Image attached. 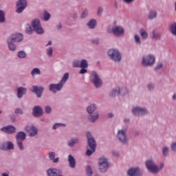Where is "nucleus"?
Masks as SVG:
<instances>
[{
	"label": "nucleus",
	"instance_id": "obj_5",
	"mask_svg": "<svg viewBox=\"0 0 176 176\" xmlns=\"http://www.w3.org/2000/svg\"><path fill=\"white\" fill-rule=\"evenodd\" d=\"M146 168H147L149 173L152 174H156L157 170V164L155 162V160L152 158L148 159L145 162Z\"/></svg>",
	"mask_w": 176,
	"mask_h": 176
},
{
	"label": "nucleus",
	"instance_id": "obj_11",
	"mask_svg": "<svg viewBox=\"0 0 176 176\" xmlns=\"http://www.w3.org/2000/svg\"><path fill=\"white\" fill-rule=\"evenodd\" d=\"M112 32L115 36H123L124 35V28L122 26H116L112 28Z\"/></svg>",
	"mask_w": 176,
	"mask_h": 176
},
{
	"label": "nucleus",
	"instance_id": "obj_47",
	"mask_svg": "<svg viewBox=\"0 0 176 176\" xmlns=\"http://www.w3.org/2000/svg\"><path fill=\"white\" fill-rule=\"evenodd\" d=\"M87 174L89 176H91L93 174V170H91V168L90 167V166H87Z\"/></svg>",
	"mask_w": 176,
	"mask_h": 176
},
{
	"label": "nucleus",
	"instance_id": "obj_55",
	"mask_svg": "<svg viewBox=\"0 0 176 176\" xmlns=\"http://www.w3.org/2000/svg\"><path fill=\"white\" fill-rule=\"evenodd\" d=\"M45 112L46 113H50V112H52V108L49 106L45 107Z\"/></svg>",
	"mask_w": 176,
	"mask_h": 176
},
{
	"label": "nucleus",
	"instance_id": "obj_48",
	"mask_svg": "<svg viewBox=\"0 0 176 176\" xmlns=\"http://www.w3.org/2000/svg\"><path fill=\"white\" fill-rule=\"evenodd\" d=\"M14 145L11 142H7V149H13Z\"/></svg>",
	"mask_w": 176,
	"mask_h": 176
},
{
	"label": "nucleus",
	"instance_id": "obj_36",
	"mask_svg": "<svg viewBox=\"0 0 176 176\" xmlns=\"http://www.w3.org/2000/svg\"><path fill=\"white\" fill-rule=\"evenodd\" d=\"M129 93V89L126 87L120 88V96H126Z\"/></svg>",
	"mask_w": 176,
	"mask_h": 176
},
{
	"label": "nucleus",
	"instance_id": "obj_50",
	"mask_svg": "<svg viewBox=\"0 0 176 176\" xmlns=\"http://www.w3.org/2000/svg\"><path fill=\"white\" fill-rule=\"evenodd\" d=\"M61 126H65V124L61 123H56L55 124H54L53 129L54 130H56L57 127H61Z\"/></svg>",
	"mask_w": 176,
	"mask_h": 176
},
{
	"label": "nucleus",
	"instance_id": "obj_44",
	"mask_svg": "<svg viewBox=\"0 0 176 176\" xmlns=\"http://www.w3.org/2000/svg\"><path fill=\"white\" fill-rule=\"evenodd\" d=\"M163 68V63L162 62H159L157 63V65L155 67V71L159 69H162Z\"/></svg>",
	"mask_w": 176,
	"mask_h": 176
},
{
	"label": "nucleus",
	"instance_id": "obj_32",
	"mask_svg": "<svg viewBox=\"0 0 176 176\" xmlns=\"http://www.w3.org/2000/svg\"><path fill=\"white\" fill-rule=\"evenodd\" d=\"M96 109H97V107H96V104H92L87 107V111L88 113H93Z\"/></svg>",
	"mask_w": 176,
	"mask_h": 176
},
{
	"label": "nucleus",
	"instance_id": "obj_52",
	"mask_svg": "<svg viewBox=\"0 0 176 176\" xmlns=\"http://www.w3.org/2000/svg\"><path fill=\"white\" fill-rule=\"evenodd\" d=\"M124 3H126V5H130L133 3L135 0H122Z\"/></svg>",
	"mask_w": 176,
	"mask_h": 176
},
{
	"label": "nucleus",
	"instance_id": "obj_3",
	"mask_svg": "<svg viewBox=\"0 0 176 176\" xmlns=\"http://www.w3.org/2000/svg\"><path fill=\"white\" fill-rule=\"evenodd\" d=\"M116 137L122 145H129V138L127 137V127L118 130Z\"/></svg>",
	"mask_w": 176,
	"mask_h": 176
},
{
	"label": "nucleus",
	"instance_id": "obj_60",
	"mask_svg": "<svg viewBox=\"0 0 176 176\" xmlns=\"http://www.w3.org/2000/svg\"><path fill=\"white\" fill-rule=\"evenodd\" d=\"M86 72H87V69L82 68L80 69L79 74H86Z\"/></svg>",
	"mask_w": 176,
	"mask_h": 176
},
{
	"label": "nucleus",
	"instance_id": "obj_13",
	"mask_svg": "<svg viewBox=\"0 0 176 176\" xmlns=\"http://www.w3.org/2000/svg\"><path fill=\"white\" fill-rule=\"evenodd\" d=\"M25 130L30 134V137H35L38 134V129L33 125L26 126Z\"/></svg>",
	"mask_w": 176,
	"mask_h": 176
},
{
	"label": "nucleus",
	"instance_id": "obj_27",
	"mask_svg": "<svg viewBox=\"0 0 176 176\" xmlns=\"http://www.w3.org/2000/svg\"><path fill=\"white\" fill-rule=\"evenodd\" d=\"M14 40H12V38H8V47L9 50H11L12 52H14V50H16V45L13 43Z\"/></svg>",
	"mask_w": 176,
	"mask_h": 176
},
{
	"label": "nucleus",
	"instance_id": "obj_43",
	"mask_svg": "<svg viewBox=\"0 0 176 176\" xmlns=\"http://www.w3.org/2000/svg\"><path fill=\"white\" fill-rule=\"evenodd\" d=\"M3 21H5V12L0 10V23H3Z\"/></svg>",
	"mask_w": 176,
	"mask_h": 176
},
{
	"label": "nucleus",
	"instance_id": "obj_19",
	"mask_svg": "<svg viewBox=\"0 0 176 176\" xmlns=\"http://www.w3.org/2000/svg\"><path fill=\"white\" fill-rule=\"evenodd\" d=\"M148 20H155L157 17V11L156 10H150L148 16Z\"/></svg>",
	"mask_w": 176,
	"mask_h": 176
},
{
	"label": "nucleus",
	"instance_id": "obj_23",
	"mask_svg": "<svg viewBox=\"0 0 176 176\" xmlns=\"http://www.w3.org/2000/svg\"><path fill=\"white\" fill-rule=\"evenodd\" d=\"M60 170L56 168H50L47 171V174L48 176H58Z\"/></svg>",
	"mask_w": 176,
	"mask_h": 176
},
{
	"label": "nucleus",
	"instance_id": "obj_22",
	"mask_svg": "<svg viewBox=\"0 0 176 176\" xmlns=\"http://www.w3.org/2000/svg\"><path fill=\"white\" fill-rule=\"evenodd\" d=\"M151 35L153 39H156L157 41L160 40L162 38V33L157 32L156 30H152Z\"/></svg>",
	"mask_w": 176,
	"mask_h": 176
},
{
	"label": "nucleus",
	"instance_id": "obj_15",
	"mask_svg": "<svg viewBox=\"0 0 176 176\" xmlns=\"http://www.w3.org/2000/svg\"><path fill=\"white\" fill-rule=\"evenodd\" d=\"M1 130V131H3L4 133H7L8 134H13V133H16V127L12 125L2 127Z\"/></svg>",
	"mask_w": 176,
	"mask_h": 176
},
{
	"label": "nucleus",
	"instance_id": "obj_35",
	"mask_svg": "<svg viewBox=\"0 0 176 176\" xmlns=\"http://www.w3.org/2000/svg\"><path fill=\"white\" fill-rule=\"evenodd\" d=\"M68 78H69V74L68 73H65L62 78V80L60 82V84L64 86V84L67 80H68Z\"/></svg>",
	"mask_w": 176,
	"mask_h": 176
},
{
	"label": "nucleus",
	"instance_id": "obj_46",
	"mask_svg": "<svg viewBox=\"0 0 176 176\" xmlns=\"http://www.w3.org/2000/svg\"><path fill=\"white\" fill-rule=\"evenodd\" d=\"M170 149L173 152H176V142H173L171 143Z\"/></svg>",
	"mask_w": 176,
	"mask_h": 176
},
{
	"label": "nucleus",
	"instance_id": "obj_8",
	"mask_svg": "<svg viewBox=\"0 0 176 176\" xmlns=\"http://www.w3.org/2000/svg\"><path fill=\"white\" fill-rule=\"evenodd\" d=\"M98 167L99 170L102 173H105V171L108 170V167H109V164H108V160L104 157H100L99 159Z\"/></svg>",
	"mask_w": 176,
	"mask_h": 176
},
{
	"label": "nucleus",
	"instance_id": "obj_1",
	"mask_svg": "<svg viewBox=\"0 0 176 176\" xmlns=\"http://www.w3.org/2000/svg\"><path fill=\"white\" fill-rule=\"evenodd\" d=\"M87 138L88 140V146L91 149L87 148L86 155L87 156H91V155L94 153V152H96V147L97 146L96 144V140H94V138L91 136V133H87Z\"/></svg>",
	"mask_w": 176,
	"mask_h": 176
},
{
	"label": "nucleus",
	"instance_id": "obj_26",
	"mask_svg": "<svg viewBox=\"0 0 176 176\" xmlns=\"http://www.w3.org/2000/svg\"><path fill=\"white\" fill-rule=\"evenodd\" d=\"M111 96L113 97H116V96H120V87L119 86H116L113 88L111 91Z\"/></svg>",
	"mask_w": 176,
	"mask_h": 176
},
{
	"label": "nucleus",
	"instance_id": "obj_7",
	"mask_svg": "<svg viewBox=\"0 0 176 176\" xmlns=\"http://www.w3.org/2000/svg\"><path fill=\"white\" fill-rule=\"evenodd\" d=\"M26 137H27V135H25V133L23 131L18 132L16 134V144L19 146V148L21 151H23V149H24V146L23 145V141L25 140Z\"/></svg>",
	"mask_w": 176,
	"mask_h": 176
},
{
	"label": "nucleus",
	"instance_id": "obj_49",
	"mask_svg": "<svg viewBox=\"0 0 176 176\" xmlns=\"http://www.w3.org/2000/svg\"><path fill=\"white\" fill-rule=\"evenodd\" d=\"M50 19V14H49L47 12H45V14H44V20L45 21H47V20H49Z\"/></svg>",
	"mask_w": 176,
	"mask_h": 176
},
{
	"label": "nucleus",
	"instance_id": "obj_14",
	"mask_svg": "<svg viewBox=\"0 0 176 176\" xmlns=\"http://www.w3.org/2000/svg\"><path fill=\"white\" fill-rule=\"evenodd\" d=\"M63 84L60 82L58 84H50V90L52 91V93H57V91H60L63 89Z\"/></svg>",
	"mask_w": 176,
	"mask_h": 176
},
{
	"label": "nucleus",
	"instance_id": "obj_12",
	"mask_svg": "<svg viewBox=\"0 0 176 176\" xmlns=\"http://www.w3.org/2000/svg\"><path fill=\"white\" fill-rule=\"evenodd\" d=\"M16 13H21L27 8V0H19L16 2Z\"/></svg>",
	"mask_w": 176,
	"mask_h": 176
},
{
	"label": "nucleus",
	"instance_id": "obj_31",
	"mask_svg": "<svg viewBox=\"0 0 176 176\" xmlns=\"http://www.w3.org/2000/svg\"><path fill=\"white\" fill-rule=\"evenodd\" d=\"M98 118H99V114H98V113H96L95 115H91V116L89 117V120L90 122H96V120H98Z\"/></svg>",
	"mask_w": 176,
	"mask_h": 176
},
{
	"label": "nucleus",
	"instance_id": "obj_58",
	"mask_svg": "<svg viewBox=\"0 0 176 176\" xmlns=\"http://www.w3.org/2000/svg\"><path fill=\"white\" fill-rule=\"evenodd\" d=\"M27 34H32V29H31V27H29L26 29Z\"/></svg>",
	"mask_w": 176,
	"mask_h": 176
},
{
	"label": "nucleus",
	"instance_id": "obj_39",
	"mask_svg": "<svg viewBox=\"0 0 176 176\" xmlns=\"http://www.w3.org/2000/svg\"><path fill=\"white\" fill-rule=\"evenodd\" d=\"M80 67V68H87V67H89V65L87 64V60H81Z\"/></svg>",
	"mask_w": 176,
	"mask_h": 176
},
{
	"label": "nucleus",
	"instance_id": "obj_24",
	"mask_svg": "<svg viewBox=\"0 0 176 176\" xmlns=\"http://www.w3.org/2000/svg\"><path fill=\"white\" fill-rule=\"evenodd\" d=\"M162 152L164 157H167L170 155V147L168 146H164L162 148Z\"/></svg>",
	"mask_w": 176,
	"mask_h": 176
},
{
	"label": "nucleus",
	"instance_id": "obj_63",
	"mask_svg": "<svg viewBox=\"0 0 176 176\" xmlns=\"http://www.w3.org/2000/svg\"><path fill=\"white\" fill-rule=\"evenodd\" d=\"M50 45H52V41H50L46 46H50Z\"/></svg>",
	"mask_w": 176,
	"mask_h": 176
},
{
	"label": "nucleus",
	"instance_id": "obj_2",
	"mask_svg": "<svg viewBox=\"0 0 176 176\" xmlns=\"http://www.w3.org/2000/svg\"><path fill=\"white\" fill-rule=\"evenodd\" d=\"M156 63V57L152 54L142 56L141 64L142 67H153Z\"/></svg>",
	"mask_w": 176,
	"mask_h": 176
},
{
	"label": "nucleus",
	"instance_id": "obj_53",
	"mask_svg": "<svg viewBox=\"0 0 176 176\" xmlns=\"http://www.w3.org/2000/svg\"><path fill=\"white\" fill-rule=\"evenodd\" d=\"M88 13H89V11L85 10L81 15L82 19H85V17L87 16Z\"/></svg>",
	"mask_w": 176,
	"mask_h": 176
},
{
	"label": "nucleus",
	"instance_id": "obj_25",
	"mask_svg": "<svg viewBox=\"0 0 176 176\" xmlns=\"http://www.w3.org/2000/svg\"><path fill=\"white\" fill-rule=\"evenodd\" d=\"M25 93H27V89L23 87L18 88V91H17L18 98H21L23 97V94H25Z\"/></svg>",
	"mask_w": 176,
	"mask_h": 176
},
{
	"label": "nucleus",
	"instance_id": "obj_62",
	"mask_svg": "<svg viewBox=\"0 0 176 176\" xmlns=\"http://www.w3.org/2000/svg\"><path fill=\"white\" fill-rule=\"evenodd\" d=\"M124 122H125L126 123H129V122H130V118H125L124 120Z\"/></svg>",
	"mask_w": 176,
	"mask_h": 176
},
{
	"label": "nucleus",
	"instance_id": "obj_45",
	"mask_svg": "<svg viewBox=\"0 0 176 176\" xmlns=\"http://www.w3.org/2000/svg\"><path fill=\"white\" fill-rule=\"evenodd\" d=\"M73 67L74 68H78V67H80V62L79 60H74L73 62Z\"/></svg>",
	"mask_w": 176,
	"mask_h": 176
},
{
	"label": "nucleus",
	"instance_id": "obj_34",
	"mask_svg": "<svg viewBox=\"0 0 176 176\" xmlns=\"http://www.w3.org/2000/svg\"><path fill=\"white\" fill-rule=\"evenodd\" d=\"M97 24V22L96 21V19H91V21H89L87 23V25L89 28H91L93 30V28H95L96 25Z\"/></svg>",
	"mask_w": 176,
	"mask_h": 176
},
{
	"label": "nucleus",
	"instance_id": "obj_38",
	"mask_svg": "<svg viewBox=\"0 0 176 176\" xmlns=\"http://www.w3.org/2000/svg\"><path fill=\"white\" fill-rule=\"evenodd\" d=\"M147 89L148 91H153V90H155V83L149 82L147 84Z\"/></svg>",
	"mask_w": 176,
	"mask_h": 176
},
{
	"label": "nucleus",
	"instance_id": "obj_40",
	"mask_svg": "<svg viewBox=\"0 0 176 176\" xmlns=\"http://www.w3.org/2000/svg\"><path fill=\"white\" fill-rule=\"evenodd\" d=\"M75 144H78V139L76 138L72 139L70 141L68 142L69 146H74Z\"/></svg>",
	"mask_w": 176,
	"mask_h": 176
},
{
	"label": "nucleus",
	"instance_id": "obj_61",
	"mask_svg": "<svg viewBox=\"0 0 176 176\" xmlns=\"http://www.w3.org/2000/svg\"><path fill=\"white\" fill-rule=\"evenodd\" d=\"M172 100L173 101H176V94H173V95L172 96Z\"/></svg>",
	"mask_w": 176,
	"mask_h": 176
},
{
	"label": "nucleus",
	"instance_id": "obj_17",
	"mask_svg": "<svg viewBox=\"0 0 176 176\" xmlns=\"http://www.w3.org/2000/svg\"><path fill=\"white\" fill-rule=\"evenodd\" d=\"M33 115L38 118L39 116H42L43 115V110L39 106H35L33 109Z\"/></svg>",
	"mask_w": 176,
	"mask_h": 176
},
{
	"label": "nucleus",
	"instance_id": "obj_42",
	"mask_svg": "<svg viewBox=\"0 0 176 176\" xmlns=\"http://www.w3.org/2000/svg\"><path fill=\"white\" fill-rule=\"evenodd\" d=\"M27 56V54L24 51H20L18 52V57L19 58H25Z\"/></svg>",
	"mask_w": 176,
	"mask_h": 176
},
{
	"label": "nucleus",
	"instance_id": "obj_37",
	"mask_svg": "<svg viewBox=\"0 0 176 176\" xmlns=\"http://www.w3.org/2000/svg\"><path fill=\"white\" fill-rule=\"evenodd\" d=\"M163 168H164V162H161L159 165V166L157 165V169L155 170V174H159V173L160 171H162V170H163Z\"/></svg>",
	"mask_w": 176,
	"mask_h": 176
},
{
	"label": "nucleus",
	"instance_id": "obj_54",
	"mask_svg": "<svg viewBox=\"0 0 176 176\" xmlns=\"http://www.w3.org/2000/svg\"><path fill=\"white\" fill-rule=\"evenodd\" d=\"M112 155L113 156H114L115 157H119V151H112Z\"/></svg>",
	"mask_w": 176,
	"mask_h": 176
},
{
	"label": "nucleus",
	"instance_id": "obj_33",
	"mask_svg": "<svg viewBox=\"0 0 176 176\" xmlns=\"http://www.w3.org/2000/svg\"><path fill=\"white\" fill-rule=\"evenodd\" d=\"M134 41L135 43L138 46L141 45V44L142 43V42L141 41V37L138 34L134 35Z\"/></svg>",
	"mask_w": 176,
	"mask_h": 176
},
{
	"label": "nucleus",
	"instance_id": "obj_28",
	"mask_svg": "<svg viewBox=\"0 0 176 176\" xmlns=\"http://www.w3.org/2000/svg\"><path fill=\"white\" fill-rule=\"evenodd\" d=\"M169 30L173 35L176 36V22H172L169 25Z\"/></svg>",
	"mask_w": 176,
	"mask_h": 176
},
{
	"label": "nucleus",
	"instance_id": "obj_18",
	"mask_svg": "<svg viewBox=\"0 0 176 176\" xmlns=\"http://www.w3.org/2000/svg\"><path fill=\"white\" fill-rule=\"evenodd\" d=\"M43 87H38V86H33V89L32 91H33V93H35L37 96V97H42V93H43Z\"/></svg>",
	"mask_w": 176,
	"mask_h": 176
},
{
	"label": "nucleus",
	"instance_id": "obj_51",
	"mask_svg": "<svg viewBox=\"0 0 176 176\" xmlns=\"http://www.w3.org/2000/svg\"><path fill=\"white\" fill-rule=\"evenodd\" d=\"M47 54L48 56H52L53 54V48L50 47L47 50Z\"/></svg>",
	"mask_w": 176,
	"mask_h": 176
},
{
	"label": "nucleus",
	"instance_id": "obj_59",
	"mask_svg": "<svg viewBox=\"0 0 176 176\" xmlns=\"http://www.w3.org/2000/svg\"><path fill=\"white\" fill-rule=\"evenodd\" d=\"M92 43H94V45H98V43H100V41H98V39L95 38L92 40Z\"/></svg>",
	"mask_w": 176,
	"mask_h": 176
},
{
	"label": "nucleus",
	"instance_id": "obj_56",
	"mask_svg": "<svg viewBox=\"0 0 176 176\" xmlns=\"http://www.w3.org/2000/svg\"><path fill=\"white\" fill-rule=\"evenodd\" d=\"M15 113H20V115H23V110L21 109H16L15 110Z\"/></svg>",
	"mask_w": 176,
	"mask_h": 176
},
{
	"label": "nucleus",
	"instance_id": "obj_16",
	"mask_svg": "<svg viewBox=\"0 0 176 176\" xmlns=\"http://www.w3.org/2000/svg\"><path fill=\"white\" fill-rule=\"evenodd\" d=\"M129 176H140V168H130L127 170Z\"/></svg>",
	"mask_w": 176,
	"mask_h": 176
},
{
	"label": "nucleus",
	"instance_id": "obj_9",
	"mask_svg": "<svg viewBox=\"0 0 176 176\" xmlns=\"http://www.w3.org/2000/svg\"><path fill=\"white\" fill-rule=\"evenodd\" d=\"M111 57L116 63H120L122 61V54L119 52V50L114 48L111 50Z\"/></svg>",
	"mask_w": 176,
	"mask_h": 176
},
{
	"label": "nucleus",
	"instance_id": "obj_10",
	"mask_svg": "<svg viewBox=\"0 0 176 176\" xmlns=\"http://www.w3.org/2000/svg\"><path fill=\"white\" fill-rule=\"evenodd\" d=\"M32 27L34 28V31L38 34H43V29L41 26V22H39V19H34L32 23Z\"/></svg>",
	"mask_w": 176,
	"mask_h": 176
},
{
	"label": "nucleus",
	"instance_id": "obj_30",
	"mask_svg": "<svg viewBox=\"0 0 176 176\" xmlns=\"http://www.w3.org/2000/svg\"><path fill=\"white\" fill-rule=\"evenodd\" d=\"M50 160H53L54 163H58V157H56V153L51 152L49 153ZM55 158V159H54Z\"/></svg>",
	"mask_w": 176,
	"mask_h": 176
},
{
	"label": "nucleus",
	"instance_id": "obj_6",
	"mask_svg": "<svg viewBox=\"0 0 176 176\" xmlns=\"http://www.w3.org/2000/svg\"><path fill=\"white\" fill-rule=\"evenodd\" d=\"M90 80L91 82H92V83H94L96 89H99V87H101V86H102V80H101V78H100L98 75H97L95 72H92V74H91Z\"/></svg>",
	"mask_w": 176,
	"mask_h": 176
},
{
	"label": "nucleus",
	"instance_id": "obj_29",
	"mask_svg": "<svg viewBox=\"0 0 176 176\" xmlns=\"http://www.w3.org/2000/svg\"><path fill=\"white\" fill-rule=\"evenodd\" d=\"M140 36L142 37V39H144V40L148 39V32H146V31H145V30L141 29L140 30Z\"/></svg>",
	"mask_w": 176,
	"mask_h": 176
},
{
	"label": "nucleus",
	"instance_id": "obj_21",
	"mask_svg": "<svg viewBox=\"0 0 176 176\" xmlns=\"http://www.w3.org/2000/svg\"><path fill=\"white\" fill-rule=\"evenodd\" d=\"M68 162L69 167H71V168H75L76 166V161L75 160L74 156H72V155H69Z\"/></svg>",
	"mask_w": 176,
	"mask_h": 176
},
{
	"label": "nucleus",
	"instance_id": "obj_20",
	"mask_svg": "<svg viewBox=\"0 0 176 176\" xmlns=\"http://www.w3.org/2000/svg\"><path fill=\"white\" fill-rule=\"evenodd\" d=\"M10 39H12L14 42H21V41H23V34L20 33H16L14 34H12V37L10 38Z\"/></svg>",
	"mask_w": 176,
	"mask_h": 176
},
{
	"label": "nucleus",
	"instance_id": "obj_64",
	"mask_svg": "<svg viewBox=\"0 0 176 176\" xmlns=\"http://www.w3.org/2000/svg\"><path fill=\"white\" fill-rule=\"evenodd\" d=\"M2 175L3 176H9V175H8L7 173H3Z\"/></svg>",
	"mask_w": 176,
	"mask_h": 176
},
{
	"label": "nucleus",
	"instance_id": "obj_57",
	"mask_svg": "<svg viewBox=\"0 0 176 176\" xmlns=\"http://www.w3.org/2000/svg\"><path fill=\"white\" fill-rule=\"evenodd\" d=\"M102 8L101 7H99L98 9V15L101 16V13H102Z\"/></svg>",
	"mask_w": 176,
	"mask_h": 176
},
{
	"label": "nucleus",
	"instance_id": "obj_4",
	"mask_svg": "<svg viewBox=\"0 0 176 176\" xmlns=\"http://www.w3.org/2000/svg\"><path fill=\"white\" fill-rule=\"evenodd\" d=\"M131 112L134 116H138L139 118H142L144 116H146V115H149V111L146 107L140 106H135L132 108Z\"/></svg>",
	"mask_w": 176,
	"mask_h": 176
},
{
	"label": "nucleus",
	"instance_id": "obj_41",
	"mask_svg": "<svg viewBox=\"0 0 176 176\" xmlns=\"http://www.w3.org/2000/svg\"><path fill=\"white\" fill-rule=\"evenodd\" d=\"M35 75H41V70H39V69H38V68H34V69L32 71V76H35Z\"/></svg>",
	"mask_w": 176,
	"mask_h": 176
}]
</instances>
